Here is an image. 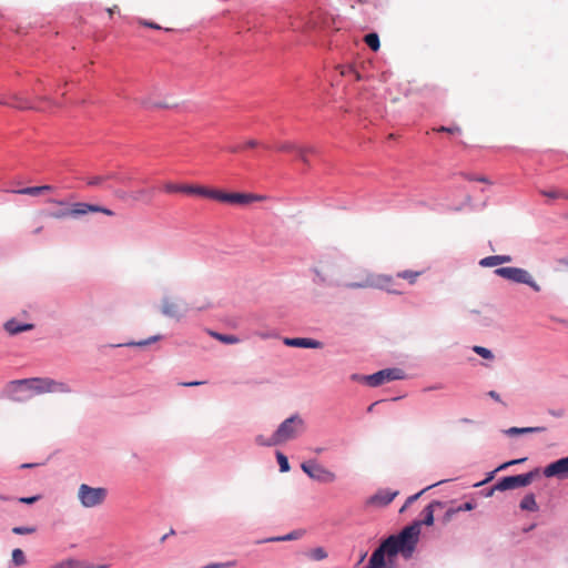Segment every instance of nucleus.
Masks as SVG:
<instances>
[{"instance_id": "1", "label": "nucleus", "mask_w": 568, "mask_h": 568, "mask_svg": "<svg viewBox=\"0 0 568 568\" xmlns=\"http://www.w3.org/2000/svg\"><path fill=\"white\" fill-rule=\"evenodd\" d=\"M7 392L12 398L20 399L18 394L22 392H29L31 395H42L45 393L68 394L72 392V388L62 381H55L50 377H32L9 382Z\"/></svg>"}, {"instance_id": "2", "label": "nucleus", "mask_w": 568, "mask_h": 568, "mask_svg": "<svg viewBox=\"0 0 568 568\" xmlns=\"http://www.w3.org/2000/svg\"><path fill=\"white\" fill-rule=\"evenodd\" d=\"M347 288H379L392 294H400L402 291L395 287L393 276L374 274L365 267H355L351 274V281L345 284Z\"/></svg>"}, {"instance_id": "3", "label": "nucleus", "mask_w": 568, "mask_h": 568, "mask_svg": "<svg viewBox=\"0 0 568 568\" xmlns=\"http://www.w3.org/2000/svg\"><path fill=\"white\" fill-rule=\"evenodd\" d=\"M420 535V523H413L406 526L399 534L390 535L385 540L388 544L389 558L402 555L405 559L412 558Z\"/></svg>"}, {"instance_id": "4", "label": "nucleus", "mask_w": 568, "mask_h": 568, "mask_svg": "<svg viewBox=\"0 0 568 568\" xmlns=\"http://www.w3.org/2000/svg\"><path fill=\"white\" fill-rule=\"evenodd\" d=\"M304 420L298 415H294L281 423L267 442H263L261 436L256 437V442L268 446L280 445L296 438L304 432Z\"/></svg>"}, {"instance_id": "5", "label": "nucleus", "mask_w": 568, "mask_h": 568, "mask_svg": "<svg viewBox=\"0 0 568 568\" xmlns=\"http://www.w3.org/2000/svg\"><path fill=\"white\" fill-rule=\"evenodd\" d=\"M108 497V489L104 487H91L81 484L78 489V499L84 508L101 506Z\"/></svg>"}, {"instance_id": "6", "label": "nucleus", "mask_w": 568, "mask_h": 568, "mask_svg": "<svg viewBox=\"0 0 568 568\" xmlns=\"http://www.w3.org/2000/svg\"><path fill=\"white\" fill-rule=\"evenodd\" d=\"M497 276L511 281L514 283L527 284L535 292L540 291V286L534 281L531 275L524 268L520 267H498L494 271Z\"/></svg>"}, {"instance_id": "7", "label": "nucleus", "mask_w": 568, "mask_h": 568, "mask_svg": "<svg viewBox=\"0 0 568 568\" xmlns=\"http://www.w3.org/2000/svg\"><path fill=\"white\" fill-rule=\"evenodd\" d=\"M538 475V470L520 474L516 476H507L501 478L494 487L496 490L505 491L516 489L519 487H526L530 485L534 478Z\"/></svg>"}, {"instance_id": "8", "label": "nucleus", "mask_w": 568, "mask_h": 568, "mask_svg": "<svg viewBox=\"0 0 568 568\" xmlns=\"http://www.w3.org/2000/svg\"><path fill=\"white\" fill-rule=\"evenodd\" d=\"M301 467L303 471L307 474L312 479L320 483L329 484L336 479V476L333 471L314 460L304 462Z\"/></svg>"}, {"instance_id": "9", "label": "nucleus", "mask_w": 568, "mask_h": 568, "mask_svg": "<svg viewBox=\"0 0 568 568\" xmlns=\"http://www.w3.org/2000/svg\"><path fill=\"white\" fill-rule=\"evenodd\" d=\"M187 312L186 305L173 297L165 296L161 302V313L170 318L180 321Z\"/></svg>"}, {"instance_id": "10", "label": "nucleus", "mask_w": 568, "mask_h": 568, "mask_svg": "<svg viewBox=\"0 0 568 568\" xmlns=\"http://www.w3.org/2000/svg\"><path fill=\"white\" fill-rule=\"evenodd\" d=\"M400 378H403V372L398 368L382 369L375 374L364 377L365 382L372 387H376L383 385L386 382L396 381Z\"/></svg>"}, {"instance_id": "11", "label": "nucleus", "mask_w": 568, "mask_h": 568, "mask_svg": "<svg viewBox=\"0 0 568 568\" xmlns=\"http://www.w3.org/2000/svg\"><path fill=\"white\" fill-rule=\"evenodd\" d=\"M88 213H102L108 216L114 215V212L111 211L110 209H106L104 206H100L97 204L84 203V202H77V203L72 204V206L70 209L71 216H81V215H85Z\"/></svg>"}, {"instance_id": "12", "label": "nucleus", "mask_w": 568, "mask_h": 568, "mask_svg": "<svg viewBox=\"0 0 568 568\" xmlns=\"http://www.w3.org/2000/svg\"><path fill=\"white\" fill-rule=\"evenodd\" d=\"M544 475L546 477H568V456L565 458H560L546 466L544 469Z\"/></svg>"}, {"instance_id": "13", "label": "nucleus", "mask_w": 568, "mask_h": 568, "mask_svg": "<svg viewBox=\"0 0 568 568\" xmlns=\"http://www.w3.org/2000/svg\"><path fill=\"white\" fill-rule=\"evenodd\" d=\"M388 544H382L373 551L366 568H385V556L389 557Z\"/></svg>"}, {"instance_id": "14", "label": "nucleus", "mask_w": 568, "mask_h": 568, "mask_svg": "<svg viewBox=\"0 0 568 568\" xmlns=\"http://www.w3.org/2000/svg\"><path fill=\"white\" fill-rule=\"evenodd\" d=\"M217 201L232 205H246L248 204V194L239 192L227 193L220 191Z\"/></svg>"}, {"instance_id": "15", "label": "nucleus", "mask_w": 568, "mask_h": 568, "mask_svg": "<svg viewBox=\"0 0 568 568\" xmlns=\"http://www.w3.org/2000/svg\"><path fill=\"white\" fill-rule=\"evenodd\" d=\"M110 180H116L121 183H128L130 181V178L121 176L118 173H106L88 178L87 184L89 186H103L105 182Z\"/></svg>"}, {"instance_id": "16", "label": "nucleus", "mask_w": 568, "mask_h": 568, "mask_svg": "<svg viewBox=\"0 0 568 568\" xmlns=\"http://www.w3.org/2000/svg\"><path fill=\"white\" fill-rule=\"evenodd\" d=\"M398 495V491H392L389 489H384L377 491L374 496L368 499V504L374 506H386L393 501V499Z\"/></svg>"}, {"instance_id": "17", "label": "nucleus", "mask_w": 568, "mask_h": 568, "mask_svg": "<svg viewBox=\"0 0 568 568\" xmlns=\"http://www.w3.org/2000/svg\"><path fill=\"white\" fill-rule=\"evenodd\" d=\"M284 344L291 347H303V348H321L322 343L313 338L295 337L284 338Z\"/></svg>"}, {"instance_id": "18", "label": "nucleus", "mask_w": 568, "mask_h": 568, "mask_svg": "<svg viewBox=\"0 0 568 568\" xmlns=\"http://www.w3.org/2000/svg\"><path fill=\"white\" fill-rule=\"evenodd\" d=\"M0 104L9 105V106L20 109V110H27V109L34 108L30 101H28L27 99H24L18 94H13L9 99H1Z\"/></svg>"}, {"instance_id": "19", "label": "nucleus", "mask_w": 568, "mask_h": 568, "mask_svg": "<svg viewBox=\"0 0 568 568\" xmlns=\"http://www.w3.org/2000/svg\"><path fill=\"white\" fill-rule=\"evenodd\" d=\"M444 504L438 500L432 501L425 509L423 510L424 518L422 520H416L415 523H420L422 525L432 526L434 524V511L436 508H443Z\"/></svg>"}, {"instance_id": "20", "label": "nucleus", "mask_w": 568, "mask_h": 568, "mask_svg": "<svg viewBox=\"0 0 568 568\" xmlns=\"http://www.w3.org/2000/svg\"><path fill=\"white\" fill-rule=\"evenodd\" d=\"M220 190L207 189L200 185H190L187 194H197L217 201Z\"/></svg>"}, {"instance_id": "21", "label": "nucleus", "mask_w": 568, "mask_h": 568, "mask_svg": "<svg viewBox=\"0 0 568 568\" xmlns=\"http://www.w3.org/2000/svg\"><path fill=\"white\" fill-rule=\"evenodd\" d=\"M4 328L6 331L11 334V335H16V334H19L21 332H26V331H30L33 328V325L32 324H21L19 323L18 321L16 320H10L8 321L6 324H4Z\"/></svg>"}, {"instance_id": "22", "label": "nucleus", "mask_w": 568, "mask_h": 568, "mask_svg": "<svg viewBox=\"0 0 568 568\" xmlns=\"http://www.w3.org/2000/svg\"><path fill=\"white\" fill-rule=\"evenodd\" d=\"M545 430V427H510L504 433L507 436H516V435H524V434H531V433H541Z\"/></svg>"}, {"instance_id": "23", "label": "nucleus", "mask_w": 568, "mask_h": 568, "mask_svg": "<svg viewBox=\"0 0 568 568\" xmlns=\"http://www.w3.org/2000/svg\"><path fill=\"white\" fill-rule=\"evenodd\" d=\"M301 145L292 142V141H284L276 144L275 150L283 153H294L296 154L298 148Z\"/></svg>"}, {"instance_id": "24", "label": "nucleus", "mask_w": 568, "mask_h": 568, "mask_svg": "<svg viewBox=\"0 0 568 568\" xmlns=\"http://www.w3.org/2000/svg\"><path fill=\"white\" fill-rule=\"evenodd\" d=\"M423 274V271H402L397 273L398 278L406 280L409 284H415L417 278Z\"/></svg>"}, {"instance_id": "25", "label": "nucleus", "mask_w": 568, "mask_h": 568, "mask_svg": "<svg viewBox=\"0 0 568 568\" xmlns=\"http://www.w3.org/2000/svg\"><path fill=\"white\" fill-rule=\"evenodd\" d=\"M520 508L523 510L536 511L538 506L532 494L526 495L520 501Z\"/></svg>"}, {"instance_id": "26", "label": "nucleus", "mask_w": 568, "mask_h": 568, "mask_svg": "<svg viewBox=\"0 0 568 568\" xmlns=\"http://www.w3.org/2000/svg\"><path fill=\"white\" fill-rule=\"evenodd\" d=\"M189 186L190 185H186V184H175L172 182H168L164 184L163 187L166 193H186L187 194Z\"/></svg>"}, {"instance_id": "27", "label": "nucleus", "mask_w": 568, "mask_h": 568, "mask_svg": "<svg viewBox=\"0 0 568 568\" xmlns=\"http://www.w3.org/2000/svg\"><path fill=\"white\" fill-rule=\"evenodd\" d=\"M134 201H150L152 199V190L140 189L130 194Z\"/></svg>"}, {"instance_id": "28", "label": "nucleus", "mask_w": 568, "mask_h": 568, "mask_svg": "<svg viewBox=\"0 0 568 568\" xmlns=\"http://www.w3.org/2000/svg\"><path fill=\"white\" fill-rule=\"evenodd\" d=\"M315 153V148L314 146H303L301 145L296 152V155L297 158L304 163V164H308V159H307V155L308 154H313Z\"/></svg>"}, {"instance_id": "29", "label": "nucleus", "mask_w": 568, "mask_h": 568, "mask_svg": "<svg viewBox=\"0 0 568 568\" xmlns=\"http://www.w3.org/2000/svg\"><path fill=\"white\" fill-rule=\"evenodd\" d=\"M365 43L373 50L377 51L381 47L379 38L377 33H368L364 38Z\"/></svg>"}, {"instance_id": "30", "label": "nucleus", "mask_w": 568, "mask_h": 568, "mask_svg": "<svg viewBox=\"0 0 568 568\" xmlns=\"http://www.w3.org/2000/svg\"><path fill=\"white\" fill-rule=\"evenodd\" d=\"M302 536H303L302 531L294 530V531H292V532H290L287 535H284V536L268 538L267 541H287V540L298 539Z\"/></svg>"}, {"instance_id": "31", "label": "nucleus", "mask_w": 568, "mask_h": 568, "mask_svg": "<svg viewBox=\"0 0 568 568\" xmlns=\"http://www.w3.org/2000/svg\"><path fill=\"white\" fill-rule=\"evenodd\" d=\"M12 192L17 193V194H23V195H30V196L41 195L40 186H28L24 189L14 190Z\"/></svg>"}, {"instance_id": "32", "label": "nucleus", "mask_w": 568, "mask_h": 568, "mask_svg": "<svg viewBox=\"0 0 568 568\" xmlns=\"http://www.w3.org/2000/svg\"><path fill=\"white\" fill-rule=\"evenodd\" d=\"M12 562L16 566H22L27 562L26 555L20 548L12 550Z\"/></svg>"}, {"instance_id": "33", "label": "nucleus", "mask_w": 568, "mask_h": 568, "mask_svg": "<svg viewBox=\"0 0 568 568\" xmlns=\"http://www.w3.org/2000/svg\"><path fill=\"white\" fill-rule=\"evenodd\" d=\"M308 556L313 560L320 561V560H324L327 558V552L323 547H316L310 551Z\"/></svg>"}, {"instance_id": "34", "label": "nucleus", "mask_w": 568, "mask_h": 568, "mask_svg": "<svg viewBox=\"0 0 568 568\" xmlns=\"http://www.w3.org/2000/svg\"><path fill=\"white\" fill-rule=\"evenodd\" d=\"M479 265L481 267H493V266H497L500 264H499V260H498L497 255H490V256L481 258L479 261Z\"/></svg>"}, {"instance_id": "35", "label": "nucleus", "mask_w": 568, "mask_h": 568, "mask_svg": "<svg viewBox=\"0 0 568 568\" xmlns=\"http://www.w3.org/2000/svg\"><path fill=\"white\" fill-rule=\"evenodd\" d=\"M276 458H277V463L280 465V470L282 473L288 471L290 470V464H288L287 457L283 453L277 452L276 453Z\"/></svg>"}, {"instance_id": "36", "label": "nucleus", "mask_w": 568, "mask_h": 568, "mask_svg": "<svg viewBox=\"0 0 568 568\" xmlns=\"http://www.w3.org/2000/svg\"><path fill=\"white\" fill-rule=\"evenodd\" d=\"M473 351L478 354L479 356H481L483 358H486V359H493L494 358V355L491 353L490 349L486 348V347H483V346H474L473 347Z\"/></svg>"}, {"instance_id": "37", "label": "nucleus", "mask_w": 568, "mask_h": 568, "mask_svg": "<svg viewBox=\"0 0 568 568\" xmlns=\"http://www.w3.org/2000/svg\"><path fill=\"white\" fill-rule=\"evenodd\" d=\"M211 334H212V336H214L215 338H217L219 341H221L225 344H234L239 341L237 337H235L234 335H223V334H219V333H211Z\"/></svg>"}, {"instance_id": "38", "label": "nucleus", "mask_w": 568, "mask_h": 568, "mask_svg": "<svg viewBox=\"0 0 568 568\" xmlns=\"http://www.w3.org/2000/svg\"><path fill=\"white\" fill-rule=\"evenodd\" d=\"M442 481H439L440 484ZM438 485V483L436 484H433L430 486H427L426 488L422 489L419 493L415 494V495H412L409 496L406 501H405V506H409L412 505L414 501H416L426 490L430 489L432 487Z\"/></svg>"}, {"instance_id": "39", "label": "nucleus", "mask_w": 568, "mask_h": 568, "mask_svg": "<svg viewBox=\"0 0 568 568\" xmlns=\"http://www.w3.org/2000/svg\"><path fill=\"white\" fill-rule=\"evenodd\" d=\"M12 532L16 535H30L36 532V527H13Z\"/></svg>"}, {"instance_id": "40", "label": "nucleus", "mask_w": 568, "mask_h": 568, "mask_svg": "<svg viewBox=\"0 0 568 568\" xmlns=\"http://www.w3.org/2000/svg\"><path fill=\"white\" fill-rule=\"evenodd\" d=\"M474 509V504L471 503H465L463 504L462 506H459L456 511H469V510H473ZM455 510H448L447 511V519H449V517L452 516V514H454Z\"/></svg>"}, {"instance_id": "41", "label": "nucleus", "mask_w": 568, "mask_h": 568, "mask_svg": "<svg viewBox=\"0 0 568 568\" xmlns=\"http://www.w3.org/2000/svg\"><path fill=\"white\" fill-rule=\"evenodd\" d=\"M49 216L52 219H55V220H62V219L69 217L71 215H70V210H62V211L51 212V213H49Z\"/></svg>"}, {"instance_id": "42", "label": "nucleus", "mask_w": 568, "mask_h": 568, "mask_svg": "<svg viewBox=\"0 0 568 568\" xmlns=\"http://www.w3.org/2000/svg\"><path fill=\"white\" fill-rule=\"evenodd\" d=\"M542 195L547 196V197H550V199H558V197H564V193H561L560 191H557V190H552V191H542L541 192Z\"/></svg>"}, {"instance_id": "43", "label": "nucleus", "mask_w": 568, "mask_h": 568, "mask_svg": "<svg viewBox=\"0 0 568 568\" xmlns=\"http://www.w3.org/2000/svg\"><path fill=\"white\" fill-rule=\"evenodd\" d=\"M525 460H526V458H520V459H515V460L507 462V463L500 465L495 471L505 469V468H507L510 465L520 464V463H523Z\"/></svg>"}, {"instance_id": "44", "label": "nucleus", "mask_w": 568, "mask_h": 568, "mask_svg": "<svg viewBox=\"0 0 568 568\" xmlns=\"http://www.w3.org/2000/svg\"><path fill=\"white\" fill-rule=\"evenodd\" d=\"M438 132H447V133H458L460 132V129L458 126H452V128H447V126H440L437 129Z\"/></svg>"}, {"instance_id": "45", "label": "nucleus", "mask_w": 568, "mask_h": 568, "mask_svg": "<svg viewBox=\"0 0 568 568\" xmlns=\"http://www.w3.org/2000/svg\"><path fill=\"white\" fill-rule=\"evenodd\" d=\"M40 499V496H32V497H21L19 498L20 503L23 504H33Z\"/></svg>"}, {"instance_id": "46", "label": "nucleus", "mask_w": 568, "mask_h": 568, "mask_svg": "<svg viewBox=\"0 0 568 568\" xmlns=\"http://www.w3.org/2000/svg\"><path fill=\"white\" fill-rule=\"evenodd\" d=\"M142 104H144L146 108H162V106H165V104H162V103H152L148 100H142L141 101Z\"/></svg>"}, {"instance_id": "47", "label": "nucleus", "mask_w": 568, "mask_h": 568, "mask_svg": "<svg viewBox=\"0 0 568 568\" xmlns=\"http://www.w3.org/2000/svg\"><path fill=\"white\" fill-rule=\"evenodd\" d=\"M499 260V264L510 263L511 256L510 255H497Z\"/></svg>"}, {"instance_id": "48", "label": "nucleus", "mask_w": 568, "mask_h": 568, "mask_svg": "<svg viewBox=\"0 0 568 568\" xmlns=\"http://www.w3.org/2000/svg\"><path fill=\"white\" fill-rule=\"evenodd\" d=\"M40 190H41V194L47 193V192H53L54 191V186H52V185H40Z\"/></svg>"}, {"instance_id": "49", "label": "nucleus", "mask_w": 568, "mask_h": 568, "mask_svg": "<svg viewBox=\"0 0 568 568\" xmlns=\"http://www.w3.org/2000/svg\"><path fill=\"white\" fill-rule=\"evenodd\" d=\"M159 337H152L150 338L149 341H142V342H138V343H133L132 345H136V346H144V345H148L150 342H154V341H158Z\"/></svg>"}, {"instance_id": "50", "label": "nucleus", "mask_w": 568, "mask_h": 568, "mask_svg": "<svg viewBox=\"0 0 568 568\" xmlns=\"http://www.w3.org/2000/svg\"><path fill=\"white\" fill-rule=\"evenodd\" d=\"M140 23L142 26H145V27H149V28L161 29V27L159 24L153 23V22L140 21Z\"/></svg>"}, {"instance_id": "51", "label": "nucleus", "mask_w": 568, "mask_h": 568, "mask_svg": "<svg viewBox=\"0 0 568 568\" xmlns=\"http://www.w3.org/2000/svg\"><path fill=\"white\" fill-rule=\"evenodd\" d=\"M488 396H489V397H491V398H493L494 400H496V402H501V400H500V396H499V394H498V393H496L495 390H490V392L488 393Z\"/></svg>"}, {"instance_id": "52", "label": "nucleus", "mask_w": 568, "mask_h": 568, "mask_svg": "<svg viewBox=\"0 0 568 568\" xmlns=\"http://www.w3.org/2000/svg\"><path fill=\"white\" fill-rule=\"evenodd\" d=\"M49 203H52V204H57V205H60V206H64L67 205V202L62 201V200H55V199H50L48 200Z\"/></svg>"}, {"instance_id": "53", "label": "nucleus", "mask_w": 568, "mask_h": 568, "mask_svg": "<svg viewBox=\"0 0 568 568\" xmlns=\"http://www.w3.org/2000/svg\"><path fill=\"white\" fill-rule=\"evenodd\" d=\"M203 382H190V383H183L182 385L183 386H197V385H202Z\"/></svg>"}, {"instance_id": "54", "label": "nucleus", "mask_w": 568, "mask_h": 568, "mask_svg": "<svg viewBox=\"0 0 568 568\" xmlns=\"http://www.w3.org/2000/svg\"><path fill=\"white\" fill-rule=\"evenodd\" d=\"M175 534L174 529H170V531L162 537V541H164L169 536H173Z\"/></svg>"}, {"instance_id": "55", "label": "nucleus", "mask_w": 568, "mask_h": 568, "mask_svg": "<svg viewBox=\"0 0 568 568\" xmlns=\"http://www.w3.org/2000/svg\"><path fill=\"white\" fill-rule=\"evenodd\" d=\"M262 199H263L262 196H255V195L251 194V202H253V201H260V200H262Z\"/></svg>"}, {"instance_id": "56", "label": "nucleus", "mask_w": 568, "mask_h": 568, "mask_svg": "<svg viewBox=\"0 0 568 568\" xmlns=\"http://www.w3.org/2000/svg\"><path fill=\"white\" fill-rule=\"evenodd\" d=\"M115 9H116V6H114L113 8H109V9H108V13H109L110 16H112V14L114 13Z\"/></svg>"}, {"instance_id": "57", "label": "nucleus", "mask_w": 568, "mask_h": 568, "mask_svg": "<svg viewBox=\"0 0 568 568\" xmlns=\"http://www.w3.org/2000/svg\"><path fill=\"white\" fill-rule=\"evenodd\" d=\"M42 229H43L42 226H39V227H37V229L34 230V232H33V233H34V234H39V233L42 231Z\"/></svg>"}, {"instance_id": "58", "label": "nucleus", "mask_w": 568, "mask_h": 568, "mask_svg": "<svg viewBox=\"0 0 568 568\" xmlns=\"http://www.w3.org/2000/svg\"><path fill=\"white\" fill-rule=\"evenodd\" d=\"M33 466H34V464H23L22 468H30V467H33Z\"/></svg>"}, {"instance_id": "59", "label": "nucleus", "mask_w": 568, "mask_h": 568, "mask_svg": "<svg viewBox=\"0 0 568 568\" xmlns=\"http://www.w3.org/2000/svg\"><path fill=\"white\" fill-rule=\"evenodd\" d=\"M0 500H2V501H7V500H9V498H8V497H6V496H3V495H0Z\"/></svg>"}, {"instance_id": "60", "label": "nucleus", "mask_w": 568, "mask_h": 568, "mask_svg": "<svg viewBox=\"0 0 568 568\" xmlns=\"http://www.w3.org/2000/svg\"><path fill=\"white\" fill-rule=\"evenodd\" d=\"M407 507H408V506H405V505H404V506L399 509V513L405 511V509H407Z\"/></svg>"}, {"instance_id": "61", "label": "nucleus", "mask_w": 568, "mask_h": 568, "mask_svg": "<svg viewBox=\"0 0 568 568\" xmlns=\"http://www.w3.org/2000/svg\"><path fill=\"white\" fill-rule=\"evenodd\" d=\"M477 181L487 182V180L485 178H478Z\"/></svg>"}]
</instances>
